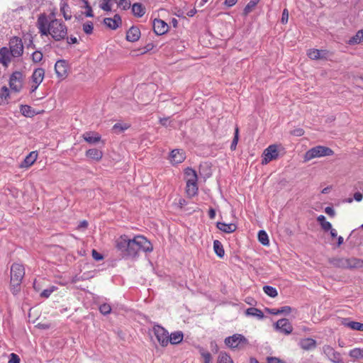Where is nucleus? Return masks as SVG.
I'll use <instances>...</instances> for the list:
<instances>
[{"label": "nucleus", "instance_id": "obj_1", "mask_svg": "<svg viewBox=\"0 0 363 363\" xmlns=\"http://www.w3.org/2000/svg\"><path fill=\"white\" fill-rule=\"evenodd\" d=\"M116 247L126 259L136 258L140 251L150 252L153 250L152 245L143 235H135L132 239L126 235H121L116 240Z\"/></svg>", "mask_w": 363, "mask_h": 363}, {"label": "nucleus", "instance_id": "obj_2", "mask_svg": "<svg viewBox=\"0 0 363 363\" xmlns=\"http://www.w3.org/2000/svg\"><path fill=\"white\" fill-rule=\"evenodd\" d=\"M37 27L41 35H50L56 41L65 39L67 34V28L61 20H49L45 13H41L38 16Z\"/></svg>", "mask_w": 363, "mask_h": 363}, {"label": "nucleus", "instance_id": "obj_3", "mask_svg": "<svg viewBox=\"0 0 363 363\" xmlns=\"http://www.w3.org/2000/svg\"><path fill=\"white\" fill-rule=\"evenodd\" d=\"M11 290L13 294L19 292L22 280L25 276V268L23 265L18 263H13L11 267Z\"/></svg>", "mask_w": 363, "mask_h": 363}, {"label": "nucleus", "instance_id": "obj_4", "mask_svg": "<svg viewBox=\"0 0 363 363\" xmlns=\"http://www.w3.org/2000/svg\"><path fill=\"white\" fill-rule=\"evenodd\" d=\"M333 155V151L325 146L318 145L308 150L304 155V162L310 161L314 158Z\"/></svg>", "mask_w": 363, "mask_h": 363}, {"label": "nucleus", "instance_id": "obj_5", "mask_svg": "<svg viewBox=\"0 0 363 363\" xmlns=\"http://www.w3.org/2000/svg\"><path fill=\"white\" fill-rule=\"evenodd\" d=\"M25 75L22 72L15 71L9 77V89L14 93H19L23 88Z\"/></svg>", "mask_w": 363, "mask_h": 363}, {"label": "nucleus", "instance_id": "obj_6", "mask_svg": "<svg viewBox=\"0 0 363 363\" xmlns=\"http://www.w3.org/2000/svg\"><path fill=\"white\" fill-rule=\"evenodd\" d=\"M224 342L226 345V346L233 350L242 349L249 343L247 339L244 335L238 333L234 334L232 336L225 337Z\"/></svg>", "mask_w": 363, "mask_h": 363}, {"label": "nucleus", "instance_id": "obj_7", "mask_svg": "<svg viewBox=\"0 0 363 363\" xmlns=\"http://www.w3.org/2000/svg\"><path fill=\"white\" fill-rule=\"evenodd\" d=\"M9 52L13 57H20L23 54V44L22 40L18 37H13L9 41Z\"/></svg>", "mask_w": 363, "mask_h": 363}, {"label": "nucleus", "instance_id": "obj_8", "mask_svg": "<svg viewBox=\"0 0 363 363\" xmlns=\"http://www.w3.org/2000/svg\"><path fill=\"white\" fill-rule=\"evenodd\" d=\"M262 157V164H267L272 160L277 159L279 157L278 146L274 144L268 146V147L264 150Z\"/></svg>", "mask_w": 363, "mask_h": 363}, {"label": "nucleus", "instance_id": "obj_9", "mask_svg": "<svg viewBox=\"0 0 363 363\" xmlns=\"http://www.w3.org/2000/svg\"><path fill=\"white\" fill-rule=\"evenodd\" d=\"M323 353L333 363H345L341 354L329 345L323 347Z\"/></svg>", "mask_w": 363, "mask_h": 363}, {"label": "nucleus", "instance_id": "obj_10", "mask_svg": "<svg viewBox=\"0 0 363 363\" xmlns=\"http://www.w3.org/2000/svg\"><path fill=\"white\" fill-rule=\"evenodd\" d=\"M154 334L162 347H166L169 344V333L163 327L155 325L153 327Z\"/></svg>", "mask_w": 363, "mask_h": 363}, {"label": "nucleus", "instance_id": "obj_11", "mask_svg": "<svg viewBox=\"0 0 363 363\" xmlns=\"http://www.w3.org/2000/svg\"><path fill=\"white\" fill-rule=\"evenodd\" d=\"M45 77V70L43 68L34 69L31 76L30 93L37 90L40 84L43 81Z\"/></svg>", "mask_w": 363, "mask_h": 363}, {"label": "nucleus", "instance_id": "obj_12", "mask_svg": "<svg viewBox=\"0 0 363 363\" xmlns=\"http://www.w3.org/2000/svg\"><path fill=\"white\" fill-rule=\"evenodd\" d=\"M337 262H334L333 261L331 262L335 265H337L340 267H349V268H356V267H361L363 265V261L352 258V259H338L336 260Z\"/></svg>", "mask_w": 363, "mask_h": 363}, {"label": "nucleus", "instance_id": "obj_13", "mask_svg": "<svg viewBox=\"0 0 363 363\" xmlns=\"http://www.w3.org/2000/svg\"><path fill=\"white\" fill-rule=\"evenodd\" d=\"M275 329L285 335H289L293 330V326L286 318L279 320L274 325Z\"/></svg>", "mask_w": 363, "mask_h": 363}, {"label": "nucleus", "instance_id": "obj_14", "mask_svg": "<svg viewBox=\"0 0 363 363\" xmlns=\"http://www.w3.org/2000/svg\"><path fill=\"white\" fill-rule=\"evenodd\" d=\"M307 55L313 60H326L329 52L326 50L309 49L307 51Z\"/></svg>", "mask_w": 363, "mask_h": 363}, {"label": "nucleus", "instance_id": "obj_15", "mask_svg": "<svg viewBox=\"0 0 363 363\" xmlns=\"http://www.w3.org/2000/svg\"><path fill=\"white\" fill-rule=\"evenodd\" d=\"M12 55L9 50L6 47H2L0 48V64L4 68H7L11 62Z\"/></svg>", "mask_w": 363, "mask_h": 363}, {"label": "nucleus", "instance_id": "obj_16", "mask_svg": "<svg viewBox=\"0 0 363 363\" xmlns=\"http://www.w3.org/2000/svg\"><path fill=\"white\" fill-rule=\"evenodd\" d=\"M55 70L59 78H65L67 76V64L65 60L57 61L55 65Z\"/></svg>", "mask_w": 363, "mask_h": 363}, {"label": "nucleus", "instance_id": "obj_17", "mask_svg": "<svg viewBox=\"0 0 363 363\" xmlns=\"http://www.w3.org/2000/svg\"><path fill=\"white\" fill-rule=\"evenodd\" d=\"M104 23L108 28L116 30L122 25L121 17L118 14H115L113 18H105Z\"/></svg>", "mask_w": 363, "mask_h": 363}, {"label": "nucleus", "instance_id": "obj_18", "mask_svg": "<svg viewBox=\"0 0 363 363\" xmlns=\"http://www.w3.org/2000/svg\"><path fill=\"white\" fill-rule=\"evenodd\" d=\"M186 158L185 152L182 150H173L169 156L172 164H177L182 163Z\"/></svg>", "mask_w": 363, "mask_h": 363}, {"label": "nucleus", "instance_id": "obj_19", "mask_svg": "<svg viewBox=\"0 0 363 363\" xmlns=\"http://www.w3.org/2000/svg\"><path fill=\"white\" fill-rule=\"evenodd\" d=\"M168 25L161 19H155L153 21V29L157 35H163L168 30Z\"/></svg>", "mask_w": 363, "mask_h": 363}, {"label": "nucleus", "instance_id": "obj_20", "mask_svg": "<svg viewBox=\"0 0 363 363\" xmlns=\"http://www.w3.org/2000/svg\"><path fill=\"white\" fill-rule=\"evenodd\" d=\"M38 157V153L35 151L30 152L23 161L21 163L20 167L28 168L30 167L36 161Z\"/></svg>", "mask_w": 363, "mask_h": 363}, {"label": "nucleus", "instance_id": "obj_21", "mask_svg": "<svg viewBox=\"0 0 363 363\" xmlns=\"http://www.w3.org/2000/svg\"><path fill=\"white\" fill-rule=\"evenodd\" d=\"M140 37V30L138 28L132 26L126 33V40L130 42H136Z\"/></svg>", "mask_w": 363, "mask_h": 363}, {"label": "nucleus", "instance_id": "obj_22", "mask_svg": "<svg viewBox=\"0 0 363 363\" xmlns=\"http://www.w3.org/2000/svg\"><path fill=\"white\" fill-rule=\"evenodd\" d=\"M82 137L85 141L90 144H95L101 140V135L94 132H86L83 134Z\"/></svg>", "mask_w": 363, "mask_h": 363}, {"label": "nucleus", "instance_id": "obj_23", "mask_svg": "<svg viewBox=\"0 0 363 363\" xmlns=\"http://www.w3.org/2000/svg\"><path fill=\"white\" fill-rule=\"evenodd\" d=\"M300 347L304 350H311L316 347V341L312 338H304L299 342Z\"/></svg>", "mask_w": 363, "mask_h": 363}, {"label": "nucleus", "instance_id": "obj_24", "mask_svg": "<svg viewBox=\"0 0 363 363\" xmlns=\"http://www.w3.org/2000/svg\"><path fill=\"white\" fill-rule=\"evenodd\" d=\"M217 228L226 233H231L236 230L237 226L234 223H225L223 222L217 223Z\"/></svg>", "mask_w": 363, "mask_h": 363}, {"label": "nucleus", "instance_id": "obj_25", "mask_svg": "<svg viewBox=\"0 0 363 363\" xmlns=\"http://www.w3.org/2000/svg\"><path fill=\"white\" fill-rule=\"evenodd\" d=\"M342 323L345 327H347L352 330L363 331V323L355 321H350L346 318L342 320Z\"/></svg>", "mask_w": 363, "mask_h": 363}, {"label": "nucleus", "instance_id": "obj_26", "mask_svg": "<svg viewBox=\"0 0 363 363\" xmlns=\"http://www.w3.org/2000/svg\"><path fill=\"white\" fill-rule=\"evenodd\" d=\"M86 155L91 160L99 161L103 157V152L96 148L89 149L86 152Z\"/></svg>", "mask_w": 363, "mask_h": 363}, {"label": "nucleus", "instance_id": "obj_27", "mask_svg": "<svg viewBox=\"0 0 363 363\" xmlns=\"http://www.w3.org/2000/svg\"><path fill=\"white\" fill-rule=\"evenodd\" d=\"M197 182H187L186 186V192L189 197H193L198 193Z\"/></svg>", "mask_w": 363, "mask_h": 363}, {"label": "nucleus", "instance_id": "obj_28", "mask_svg": "<svg viewBox=\"0 0 363 363\" xmlns=\"http://www.w3.org/2000/svg\"><path fill=\"white\" fill-rule=\"evenodd\" d=\"M131 9L133 14L136 17H142L145 13V8L140 3H134Z\"/></svg>", "mask_w": 363, "mask_h": 363}, {"label": "nucleus", "instance_id": "obj_29", "mask_svg": "<svg viewBox=\"0 0 363 363\" xmlns=\"http://www.w3.org/2000/svg\"><path fill=\"white\" fill-rule=\"evenodd\" d=\"M349 356L353 362L363 359V348L356 347L351 350Z\"/></svg>", "mask_w": 363, "mask_h": 363}, {"label": "nucleus", "instance_id": "obj_30", "mask_svg": "<svg viewBox=\"0 0 363 363\" xmlns=\"http://www.w3.org/2000/svg\"><path fill=\"white\" fill-rule=\"evenodd\" d=\"M183 337L184 335L181 331L172 333L170 335H169V342L172 345L179 344L182 341Z\"/></svg>", "mask_w": 363, "mask_h": 363}, {"label": "nucleus", "instance_id": "obj_31", "mask_svg": "<svg viewBox=\"0 0 363 363\" xmlns=\"http://www.w3.org/2000/svg\"><path fill=\"white\" fill-rule=\"evenodd\" d=\"M245 315L247 316L257 317L258 319L264 318L263 312L257 308H249L245 311Z\"/></svg>", "mask_w": 363, "mask_h": 363}, {"label": "nucleus", "instance_id": "obj_32", "mask_svg": "<svg viewBox=\"0 0 363 363\" xmlns=\"http://www.w3.org/2000/svg\"><path fill=\"white\" fill-rule=\"evenodd\" d=\"M60 11L62 13L65 20H70L72 18L71 11L69 6L65 1L60 2Z\"/></svg>", "mask_w": 363, "mask_h": 363}, {"label": "nucleus", "instance_id": "obj_33", "mask_svg": "<svg viewBox=\"0 0 363 363\" xmlns=\"http://www.w3.org/2000/svg\"><path fill=\"white\" fill-rule=\"evenodd\" d=\"M185 177H186V182H197L198 181V177L196 171L191 168H186L185 169Z\"/></svg>", "mask_w": 363, "mask_h": 363}, {"label": "nucleus", "instance_id": "obj_34", "mask_svg": "<svg viewBox=\"0 0 363 363\" xmlns=\"http://www.w3.org/2000/svg\"><path fill=\"white\" fill-rule=\"evenodd\" d=\"M20 112L26 117H33L35 115V111L28 105H21Z\"/></svg>", "mask_w": 363, "mask_h": 363}, {"label": "nucleus", "instance_id": "obj_35", "mask_svg": "<svg viewBox=\"0 0 363 363\" xmlns=\"http://www.w3.org/2000/svg\"><path fill=\"white\" fill-rule=\"evenodd\" d=\"M363 41V30H360L352 37L348 41L349 45H357Z\"/></svg>", "mask_w": 363, "mask_h": 363}, {"label": "nucleus", "instance_id": "obj_36", "mask_svg": "<svg viewBox=\"0 0 363 363\" xmlns=\"http://www.w3.org/2000/svg\"><path fill=\"white\" fill-rule=\"evenodd\" d=\"M317 220L320 223L323 230H324L325 231H328L330 229L332 228L331 223L326 220V218L323 215H320L319 216H318Z\"/></svg>", "mask_w": 363, "mask_h": 363}, {"label": "nucleus", "instance_id": "obj_37", "mask_svg": "<svg viewBox=\"0 0 363 363\" xmlns=\"http://www.w3.org/2000/svg\"><path fill=\"white\" fill-rule=\"evenodd\" d=\"M213 249L215 253L220 258L223 257L225 255V251L223 247L222 243L219 240H214L213 242Z\"/></svg>", "mask_w": 363, "mask_h": 363}, {"label": "nucleus", "instance_id": "obj_38", "mask_svg": "<svg viewBox=\"0 0 363 363\" xmlns=\"http://www.w3.org/2000/svg\"><path fill=\"white\" fill-rule=\"evenodd\" d=\"M258 240L264 245H268L269 243L267 233L262 230L258 233Z\"/></svg>", "mask_w": 363, "mask_h": 363}, {"label": "nucleus", "instance_id": "obj_39", "mask_svg": "<svg viewBox=\"0 0 363 363\" xmlns=\"http://www.w3.org/2000/svg\"><path fill=\"white\" fill-rule=\"evenodd\" d=\"M218 363H233V362L226 352H220L218 356Z\"/></svg>", "mask_w": 363, "mask_h": 363}, {"label": "nucleus", "instance_id": "obj_40", "mask_svg": "<svg viewBox=\"0 0 363 363\" xmlns=\"http://www.w3.org/2000/svg\"><path fill=\"white\" fill-rule=\"evenodd\" d=\"M259 0H250L244 9V14L247 15L259 3Z\"/></svg>", "mask_w": 363, "mask_h": 363}, {"label": "nucleus", "instance_id": "obj_41", "mask_svg": "<svg viewBox=\"0 0 363 363\" xmlns=\"http://www.w3.org/2000/svg\"><path fill=\"white\" fill-rule=\"evenodd\" d=\"M263 291L267 295L272 298H274L278 295L277 289L271 286H264L263 287Z\"/></svg>", "mask_w": 363, "mask_h": 363}, {"label": "nucleus", "instance_id": "obj_42", "mask_svg": "<svg viewBox=\"0 0 363 363\" xmlns=\"http://www.w3.org/2000/svg\"><path fill=\"white\" fill-rule=\"evenodd\" d=\"M82 28L86 34L90 35L93 32L94 24L91 21H86L83 23Z\"/></svg>", "mask_w": 363, "mask_h": 363}, {"label": "nucleus", "instance_id": "obj_43", "mask_svg": "<svg viewBox=\"0 0 363 363\" xmlns=\"http://www.w3.org/2000/svg\"><path fill=\"white\" fill-rule=\"evenodd\" d=\"M116 2L119 8L125 11L129 9L131 6L130 0H117Z\"/></svg>", "mask_w": 363, "mask_h": 363}, {"label": "nucleus", "instance_id": "obj_44", "mask_svg": "<svg viewBox=\"0 0 363 363\" xmlns=\"http://www.w3.org/2000/svg\"><path fill=\"white\" fill-rule=\"evenodd\" d=\"M200 354L201 357L203 358V363H211L212 361V356L210 352L204 350L203 349L200 350Z\"/></svg>", "mask_w": 363, "mask_h": 363}, {"label": "nucleus", "instance_id": "obj_45", "mask_svg": "<svg viewBox=\"0 0 363 363\" xmlns=\"http://www.w3.org/2000/svg\"><path fill=\"white\" fill-rule=\"evenodd\" d=\"M99 311L102 314L108 315L111 311V307L108 303H104L99 306Z\"/></svg>", "mask_w": 363, "mask_h": 363}, {"label": "nucleus", "instance_id": "obj_46", "mask_svg": "<svg viewBox=\"0 0 363 363\" xmlns=\"http://www.w3.org/2000/svg\"><path fill=\"white\" fill-rule=\"evenodd\" d=\"M238 139H239L238 128H235V131L234 138H233V141L231 143V145H230V150H235L236 149V147H237V145H238Z\"/></svg>", "mask_w": 363, "mask_h": 363}, {"label": "nucleus", "instance_id": "obj_47", "mask_svg": "<svg viewBox=\"0 0 363 363\" xmlns=\"http://www.w3.org/2000/svg\"><path fill=\"white\" fill-rule=\"evenodd\" d=\"M10 89L7 86H4L1 89L0 98L1 99H8L10 97Z\"/></svg>", "mask_w": 363, "mask_h": 363}, {"label": "nucleus", "instance_id": "obj_48", "mask_svg": "<svg viewBox=\"0 0 363 363\" xmlns=\"http://www.w3.org/2000/svg\"><path fill=\"white\" fill-rule=\"evenodd\" d=\"M43 59V53L40 51H35L32 54V60L33 62L38 63L40 62Z\"/></svg>", "mask_w": 363, "mask_h": 363}, {"label": "nucleus", "instance_id": "obj_49", "mask_svg": "<svg viewBox=\"0 0 363 363\" xmlns=\"http://www.w3.org/2000/svg\"><path fill=\"white\" fill-rule=\"evenodd\" d=\"M128 128H129V125H128L126 123H125V124L116 123L113 125V129L115 130L116 131H118L121 133L125 130H127Z\"/></svg>", "mask_w": 363, "mask_h": 363}, {"label": "nucleus", "instance_id": "obj_50", "mask_svg": "<svg viewBox=\"0 0 363 363\" xmlns=\"http://www.w3.org/2000/svg\"><path fill=\"white\" fill-rule=\"evenodd\" d=\"M57 289L55 286H51L49 289L43 290L40 294L42 297L48 298L50 294Z\"/></svg>", "mask_w": 363, "mask_h": 363}, {"label": "nucleus", "instance_id": "obj_51", "mask_svg": "<svg viewBox=\"0 0 363 363\" xmlns=\"http://www.w3.org/2000/svg\"><path fill=\"white\" fill-rule=\"evenodd\" d=\"M110 0H102L100 8L106 11H110L111 10V6L109 4Z\"/></svg>", "mask_w": 363, "mask_h": 363}, {"label": "nucleus", "instance_id": "obj_52", "mask_svg": "<svg viewBox=\"0 0 363 363\" xmlns=\"http://www.w3.org/2000/svg\"><path fill=\"white\" fill-rule=\"evenodd\" d=\"M84 3L85 4V9L86 11L84 12V14L86 17H93L94 13L91 7L89 5L88 2L86 1H84Z\"/></svg>", "mask_w": 363, "mask_h": 363}, {"label": "nucleus", "instance_id": "obj_53", "mask_svg": "<svg viewBox=\"0 0 363 363\" xmlns=\"http://www.w3.org/2000/svg\"><path fill=\"white\" fill-rule=\"evenodd\" d=\"M289 20V11L286 9H284L282 12L281 21L283 24H286Z\"/></svg>", "mask_w": 363, "mask_h": 363}, {"label": "nucleus", "instance_id": "obj_54", "mask_svg": "<svg viewBox=\"0 0 363 363\" xmlns=\"http://www.w3.org/2000/svg\"><path fill=\"white\" fill-rule=\"evenodd\" d=\"M291 134L297 137L302 136L304 134V130L301 128H295L291 131Z\"/></svg>", "mask_w": 363, "mask_h": 363}, {"label": "nucleus", "instance_id": "obj_55", "mask_svg": "<svg viewBox=\"0 0 363 363\" xmlns=\"http://www.w3.org/2000/svg\"><path fill=\"white\" fill-rule=\"evenodd\" d=\"M9 363H20L19 357L14 353H11L10 354V359L9 360Z\"/></svg>", "mask_w": 363, "mask_h": 363}, {"label": "nucleus", "instance_id": "obj_56", "mask_svg": "<svg viewBox=\"0 0 363 363\" xmlns=\"http://www.w3.org/2000/svg\"><path fill=\"white\" fill-rule=\"evenodd\" d=\"M92 257L96 261H100L103 259L104 257L101 254L99 253L96 250H92Z\"/></svg>", "mask_w": 363, "mask_h": 363}, {"label": "nucleus", "instance_id": "obj_57", "mask_svg": "<svg viewBox=\"0 0 363 363\" xmlns=\"http://www.w3.org/2000/svg\"><path fill=\"white\" fill-rule=\"evenodd\" d=\"M267 362L268 363H286L284 361L277 358V357H267Z\"/></svg>", "mask_w": 363, "mask_h": 363}, {"label": "nucleus", "instance_id": "obj_58", "mask_svg": "<svg viewBox=\"0 0 363 363\" xmlns=\"http://www.w3.org/2000/svg\"><path fill=\"white\" fill-rule=\"evenodd\" d=\"M291 311V308L290 306H283L279 309V314L284 313L289 314Z\"/></svg>", "mask_w": 363, "mask_h": 363}, {"label": "nucleus", "instance_id": "obj_59", "mask_svg": "<svg viewBox=\"0 0 363 363\" xmlns=\"http://www.w3.org/2000/svg\"><path fill=\"white\" fill-rule=\"evenodd\" d=\"M28 1L30 5V7L33 8L39 6L41 4L42 0H28Z\"/></svg>", "mask_w": 363, "mask_h": 363}, {"label": "nucleus", "instance_id": "obj_60", "mask_svg": "<svg viewBox=\"0 0 363 363\" xmlns=\"http://www.w3.org/2000/svg\"><path fill=\"white\" fill-rule=\"evenodd\" d=\"M325 212L330 216H335V211L332 207H329V206L326 207L325 208Z\"/></svg>", "mask_w": 363, "mask_h": 363}, {"label": "nucleus", "instance_id": "obj_61", "mask_svg": "<svg viewBox=\"0 0 363 363\" xmlns=\"http://www.w3.org/2000/svg\"><path fill=\"white\" fill-rule=\"evenodd\" d=\"M362 194L360 192H356L354 194V199L356 201L359 202L362 200Z\"/></svg>", "mask_w": 363, "mask_h": 363}, {"label": "nucleus", "instance_id": "obj_62", "mask_svg": "<svg viewBox=\"0 0 363 363\" xmlns=\"http://www.w3.org/2000/svg\"><path fill=\"white\" fill-rule=\"evenodd\" d=\"M67 41L68 44H75L77 43L78 40L76 37H69L67 38Z\"/></svg>", "mask_w": 363, "mask_h": 363}, {"label": "nucleus", "instance_id": "obj_63", "mask_svg": "<svg viewBox=\"0 0 363 363\" xmlns=\"http://www.w3.org/2000/svg\"><path fill=\"white\" fill-rule=\"evenodd\" d=\"M238 0H225V5L231 7L234 6L237 3Z\"/></svg>", "mask_w": 363, "mask_h": 363}, {"label": "nucleus", "instance_id": "obj_64", "mask_svg": "<svg viewBox=\"0 0 363 363\" xmlns=\"http://www.w3.org/2000/svg\"><path fill=\"white\" fill-rule=\"evenodd\" d=\"M267 311L272 315H278L279 314V309L277 308H267Z\"/></svg>", "mask_w": 363, "mask_h": 363}]
</instances>
